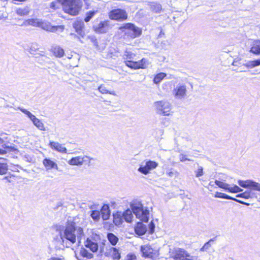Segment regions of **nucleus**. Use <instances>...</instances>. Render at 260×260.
<instances>
[{
    "label": "nucleus",
    "instance_id": "f257e3e1",
    "mask_svg": "<svg viewBox=\"0 0 260 260\" xmlns=\"http://www.w3.org/2000/svg\"><path fill=\"white\" fill-rule=\"evenodd\" d=\"M59 235L62 244H64L66 241L73 244L77 240L79 245L84 236V233L83 229L77 225L73 220L68 219L65 225L60 228Z\"/></svg>",
    "mask_w": 260,
    "mask_h": 260
},
{
    "label": "nucleus",
    "instance_id": "f03ea898",
    "mask_svg": "<svg viewBox=\"0 0 260 260\" xmlns=\"http://www.w3.org/2000/svg\"><path fill=\"white\" fill-rule=\"evenodd\" d=\"M132 210L127 209L122 212L123 219L127 222H131L133 217L132 212L136 217L143 222H147L149 220V211L147 208H144L141 202L134 201L130 205Z\"/></svg>",
    "mask_w": 260,
    "mask_h": 260
},
{
    "label": "nucleus",
    "instance_id": "7ed1b4c3",
    "mask_svg": "<svg viewBox=\"0 0 260 260\" xmlns=\"http://www.w3.org/2000/svg\"><path fill=\"white\" fill-rule=\"evenodd\" d=\"M124 56L125 57L126 60L125 61V64L127 67L133 69H146L149 65L148 60L146 58H142L138 61H132L135 54L132 52L126 50L124 53Z\"/></svg>",
    "mask_w": 260,
    "mask_h": 260
},
{
    "label": "nucleus",
    "instance_id": "20e7f679",
    "mask_svg": "<svg viewBox=\"0 0 260 260\" xmlns=\"http://www.w3.org/2000/svg\"><path fill=\"white\" fill-rule=\"evenodd\" d=\"M61 2L66 12L72 15H77L82 7L80 0H57Z\"/></svg>",
    "mask_w": 260,
    "mask_h": 260
},
{
    "label": "nucleus",
    "instance_id": "39448f33",
    "mask_svg": "<svg viewBox=\"0 0 260 260\" xmlns=\"http://www.w3.org/2000/svg\"><path fill=\"white\" fill-rule=\"evenodd\" d=\"M118 29L132 39L137 38L142 34V29L132 23H125Z\"/></svg>",
    "mask_w": 260,
    "mask_h": 260
},
{
    "label": "nucleus",
    "instance_id": "423d86ee",
    "mask_svg": "<svg viewBox=\"0 0 260 260\" xmlns=\"http://www.w3.org/2000/svg\"><path fill=\"white\" fill-rule=\"evenodd\" d=\"M154 106L157 114L169 116L171 110V104L167 101H159L154 103Z\"/></svg>",
    "mask_w": 260,
    "mask_h": 260
},
{
    "label": "nucleus",
    "instance_id": "0eeeda50",
    "mask_svg": "<svg viewBox=\"0 0 260 260\" xmlns=\"http://www.w3.org/2000/svg\"><path fill=\"white\" fill-rule=\"evenodd\" d=\"M127 14L125 10L117 8L111 10L109 13V17L110 19L123 21L127 19Z\"/></svg>",
    "mask_w": 260,
    "mask_h": 260
},
{
    "label": "nucleus",
    "instance_id": "6e6552de",
    "mask_svg": "<svg viewBox=\"0 0 260 260\" xmlns=\"http://www.w3.org/2000/svg\"><path fill=\"white\" fill-rule=\"evenodd\" d=\"M157 166V162L155 161L149 160L146 161L145 163H142L140 165L138 171L143 174L147 175L150 172V171L155 169Z\"/></svg>",
    "mask_w": 260,
    "mask_h": 260
},
{
    "label": "nucleus",
    "instance_id": "1a4fd4ad",
    "mask_svg": "<svg viewBox=\"0 0 260 260\" xmlns=\"http://www.w3.org/2000/svg\"><path fill=\"white\" fill-rule=\"evenodd\" d=\"M173 258L175 260H197V256H191L185 250L180 248L175 250Z\"/></svg>",
    "mask_w": 260,
    "mask_h": 260
},
{
    "label": "nucleus",
    "instance_id": "9d476101",
    "mask_svg": "<svg viewBox=\"0 0 260 260\" xmlns=\"http://www.w3.org/2000/svg\"><path fill=\"white\" fill-rule=\"evenodd\" d=\"M238 183L242 187L249 188L252 191L254 190L260 191V183L252 180H239Z\"/></svg>",
    "mask_w": 260,
    "mask_h": 260
},
{
    "label": "nucleus",
    "instance_id": "9b49d317",
    "mask_svg": "<svg viewBox=\"0 0 260 260\" xmlns=\"http://www.w3.org/2000/svg\"><path fill=\"white\" fill-rule=\"evenodd\" d=\"M39 27L46 31L51 32H56L58 31L62 32L64 30V26L63 25L52 26L50 22L43 21L41 19L40 20Z\"/></svg>",
    "mask_w": 260,
    "mask_h": 260
},
{
    "label": "nucleus",
    "instance_id": "f8f14e48",
    "mask_svg": "<svg viewBox=\"0 0 260 260\" xmlns=\"http://www.w3.org/2000/svg\"><path fill=\"white\" fill-rule=\"evenodd\" d=\"M94 30L99 34L106 33L111 28L110 21L105 20L100 22L99 24L93 26Z\"/></svg>",
    "mask_w": 260,
    "mask_h": 260
},
{
    "label": "nucleus",
    "instance_id": "ddd939ff",
    "mask_svg": "<svg viewBox=\"0 0 260 260\" xmlns=\"http://www.w3.org/2000/svg\"><path fill=\"white\" fill-rule=\"evenodd\" d=\"M186 86L184 84H179L173 89V93L177 99H184L186 95Z\"/></svg>",
    "mask_w": 260,
    "mask_h": 260
},
{
    "label": "nucleus",
    "instance_id": "4468645a",
    "mask_svg": "<svg viewBox=\"0 0 260 260\" xmlns=\"http://www.w3.org/2000/svg\"><path fill=\"white\" fill-rule=\"evenodd\" d=\"M145 3L149 6L152 12L159 14L162 11V6L159 3L156 1H146Z\"/></svg>",
    "mask_w": 260,
    "mask_h": 260
},
{
    "label": "nucleus",
    "instance_id": "2eb2a0df",
    "mask_svg": "<svg viewBox=\"0 0 260 260\" xmlns=\"http://www.w3.org/2000/svg\"><path fill=\"white\" fill-rule=\"evenodd\" d=\"M0 145L4 149L0 148V154H6L8 152H15L18 151V150L14 147L9 146L4 143V140L0 138Z\"/></svg>",
    "mask_w": 260,
    "mask_h": 260
},
{
    "label": "nucleus",
    "instance_id": "dca6fc26",
    "mask_svg": "<svg viewBox=\"0 0 260 260\" xmlns=\"http://www.w3.org/2000/svg\"><path fill=\"white\" fill-rule=\"evenodd\" d=\"M141 251L142 256L145 257H152L154 256L153 248L149 245H144L141 246Z\"/></svg>",
    "mask_w": 260,
    "mask_h": 260
},
{
    "label": "nucleus",
    "instance_id": "f3484780",
    "mask_svg": "<svg viewBox=\"0 0 260 260\" xmlns=\"http://www.w3.org/2000/svg\"><path fill=\"white\" fill-rule=\"evenodd\" d=\"M85 158H89V157L85 155L83 157L77 156L72 157L68 161V163L71 165L81 166L84 163V161H86Z\"/></svg>",
    "mask_w": 260,
    "mask_h": 260
},
{
    "label": "nucleus",
    "instance_id": "a211bd4d",
    "mask_svg": "<svg viewBox=\"0 0 260 260\" xmlns=\"http://www.w3.org/2000/svg\"><path fill=\"white\" fill-rule=\"evenodd\" d=\"M43 164L46 170L56 169L58 170V168L57 164L49 158H45L43 160Z\"/></svg>",
    "mask_w": 260,
    "mask_h": 260
},
{
    "label": "nucleus",
    "instance_id": "6ab92c4d",
    "mask_svg": "<svg viewBox=\"0 0 260 260\" xmlns=\"http://www.w3.org/2000/svg\"><path fill=\"white\" fill-rule=\"evenodd\" d=\"M84 24V22L80 21H76L73 23V27L76 32L81 37L83 38L85 36V32L83 30Z\"/></svg>",
    "mask_w": 260,
    "mask_h": 260
},
{
    "label": "nucleus",
    "instance_id": "aec40b11",
    "mask_svg": "<svg viewBox=\"0 0 260 260\" xmlns=\"http://www.w3.org/2000/svg\"><path fill=\"white\" fill-rule=\"evenodd\" d=\"M135 233L139 235H144L147 231V228L146 224L141 222H138L135 228Z\"/></svg>",
    "mask_w": 260,
    "mask_h": 260
},
{
    "label": "nucleus",
    "instance_id": "412c9836",
    "mask_svg": "<svg viewBox=\"0 0 260 260\" xmlns=\"http://www.w3.org/2000/svg\"><path fill=\"white\" fill-rule=\"evenodd\" d=\"M100 213L104 220H108L110 216L111 212L108 205L104 204L101 210Z\"/></svg>",
    "mask_w": 260,
    "mask_h": 260
},
{
    "label": "nucleus",
    "instance_id": "4be33fe9",
    "mask_svg": "<svg viewBox=\"0 0 260 260\" xmlns=\"http://www.w3.org/2000/svg\"><path fill=\"white\" fill-rule=\"evenodd\" d=\"M49 146L50 147L53 149H54L59 152L61 153H67V149L62 146V145L58 142H50L49 143Z\"/></svg>",
    "mask_w": 260,
    "mask_h": 260
},
{
    "label": "nucleus",
    "instance_id": "5701e85b",
    "mask_svg": "<svg viewBox=\"0 0 260 260\" xmlns=\"http://www.w3.org/2000/svg\"><path fill=\"white\" fill-rule=\"evenodd\" d=\"M85 246L89 248L93 252H96L98 250V243L92 241L89 238H87L85 242Z\"/></svg>",
    "mask_w": 260,
    "mask_h": 260
},
{
    "label": "nucleus",
    "instance_id": "b1692460",
    "mask_svg": "<svg viewBox=\"0 0 260 260\" xmlns=\"http://www.w3.org/2000/svg\"><path fill=\"white\" fill-rule=\"evenodd\" d=\"M250 51L256 55L260 54V40H257L253 42Z\"/></svg>",
    "mask_w": 260,
    "mask_h": 260
},
{
    "label": "nucleus",
    "instance_id": "393cba45",
    "mask_svg": "<svg viewBox=\"0 0 260 260\" xmlns=\"http://www.w3.org/2000/svg\"><path fill=\"white\" fill-rule=\"evenodd\" d=\"M255 196V193L251 189H248L244 192L236 195L237 198H241L245 199L252 198Z\"/></svg>",
    "mask_w": 260,
    "mask_h": 260
},
{
    "label": "nucleus",
    "instance_id": "a878e982",
    "mask_svg": "<svg viewBox=\"0 0 260 260\" xmlns=\"http://www.w3.org/2000/svg\"><path fill=\"white\" fill-rule=\"evenodd\" d=\"M113 222L116 225H120L123 222V217L121 212H117L113 214Z\"/></svg>",
    "mask_w": 260,
    "mask_h": 260
},
{
    "label": "nucleus",
    "instance_id": "bb28decb",
    "mask_svg": "<svg viewBox=\"0 0 260 260\" xmlns=\"http://www.w3.org/2000/svg\"><path fill=\"white\" fill-rule=\"evenodd\" d=\"M52 51L53 54L57 57H61L64 54L63 49L58 46L53 47L52 48Z\"/></svg>",
    "mask_w": 260,
    "mask_h": 260
},
{
    "label": "nucleus",
    "instance_id": "cd10ccee",
    "mask_svg": "<svg viewBox=\"0 0 260 260\" xmlns=\"http://www.w3.org/2000/svg\"><path fill=\"white\" fill-rule=\"evenodd\" d=\"M40 20V19H28L23 22V25L26 26L31 25L35 27H39Z\"/></svg>",
    "mask_w": 260,
    "mask_h": 260
},
{
    "label": "nucleus",
    "instance_id": "c85d7f7f",
    "mask_svg": "<svg viewBox=\"0 0 260 260\" xmlns=\"http://www.w3.org/2000/svg\"><path fill=\"white\" fill-rule=\"evenodd\" d=\"M6 159L4 158H0V174H6L8 170V166L7 162H5Z\"/></svg>",
    "mask_w": 260,
    "mask_h": 260
},
{
    "label": "nucleus",
    "instance_id": "c756f323",
    "mask_svg": "<svg viewBox=\"0 0 260 260\" xmlns=\"http://www.w3.org/2000/svg\"><path fill=\"white\" fill-rule=\"evenodd\" d=\"M107 238L109 242L113 246L116 245L119 240L118 238L112 233H108Z\"/></svg>",
    "mask_w": 260,
    "mask_h": 260
},
{
    "label": "nucleus",
    "instance_id": "7c9ffc66",
    "mask_svg": "<svg viewBox=\"0 0 260 260\" xmlns=\"http://www.w3.org/2000/svg\"><path fill=\"white\" fill-rule=\"evenodd\" d=\"M260 65V58L255 60H250L248 61L245 63H243L242 66H245L248 69H252L255 67L258 66Z\"/></svg>",
    "mask_w": 260,
    "mask_h": 260
},
{
    "label": "nucleus",
    "instance_id": "2f4dec72",
    "mask_svg": "<svg viewBox=\"0 0 260 260\" xmlns=\"http://www.w3.org/2000/svg\"><path fill=\"white\" fill-rule=\"evenodd\" d=\"M110 251L112 252V257L114 260H118L121 258V254L116 247H111Z\"/></svg>",
    "mask_w": 260,
    "mask_h": 260
},
{
    "label": "nucleus",
    "instance_id": "473e14b6",
    "mask_svg": "<svg viewBox=\"0 0 260 260\" xmlns=\"http://www.w3.org/2000/svg\"><path fill=\"white\" fill-rule=\"evenodd\" d=\"M29 8L25 7L23 8H19L16 10V13L19 16H24L27 15L29 13Z\"/></svg>",
    "mask_w": 260,
    "mask_h": 260
},
{
    "label": "nucleus",
    "instance_id": "72a5a7b5",
    "mask_svg": "<svg viewBox=\"0 0 260 260\" xmlns=\"http://www.w3.org/2000/svg\"><path fill=\"white\" fill-rule=\"evenodd\" d=\"M34 124L40 130L45 131L44 124L40 121V119H38L36 117L32 121Z\"/></svg>",
    "mask_w": 260,
    "mask_h": 260
},
{
    "label": "nucleus",
    "instance_id": "f704fd0d",
    "mask_svg": "<svg viewBox=\"0 0 260 260\" xmlns=\"http://www.w3.org/2000/svg\"><path fill=\"white\" fill-rule=\"evenodd\" d=\"M80 254L81 256L86 257L87 258H91L93 255L92 253H89L85 248H82L80 251Z\"/></svg>",
    "mask_w": 260,
    "mask_h": 260
},
{
    "label": "nucleus",
    "instance_id": "c9c22d12",
    "mask_svg": "<svg viewBox=\"0 0 260 260\" xmlns=\"http://www.w3.org/2000/svg\"><path fill=\"white\" fill-rule=\"evenodd\" d=\"M166 76V74L164 73L157 74L154 78L153 82L155 84H158Z\"/></svg>",
    "mask_w": 260,
    "mask_h": 260
},
{
    "label": "nucleus",
    "instance_id": "e433bc0d",
    "mask_svg": "<svg viewBox=\"0 0 260 260\" xmlns=\"http://www.w3.org/2000/svg\"><path fill=\"white\" fill-rule=\"evenodd\" d=\"M215 183L216 185H217L219 187L221 188L222 189H225V190H229L230 185L229 184L224 183L223 182H221L217 180L215 181Z\"/></svg>",
    "mask_w": 260,
    "mask_h": 260
},
{
    "label": "nucleus",
    "instance_id": "4c0bfd02",
    "mask_svg": "<svg viewBox=\"0 0 260 260\" xmlns=\"http://www.w3.org/2000/svg\"><path fill=\"white\" fill-rule=\"evenodd\" d=\"M97 12L98 11H90L87 12L84 18V21L86 22H89Z\"/></svg>",
    "mask_w": 260,
    "mask_h": 260
},
{
    "label": "nucleus",
    "instance_id": "58836bf2",
    "mask_svg": "<svg viewBox=\"0 0 260 260\" xmlns=\"http://www.w3.org/2000/svg\"><path fill=\"white\" fill-rule=\"evenodd\" d=\"M98 90H99V91L101 93H102L103 94L109 93L110 94L115 95L114 91H109L107 89L106 87L105 86L103 85H100L98 87Z\"/></svg>",
    "mask_w": 260,
    "mask_h": 260
},
{
    "label": "nucleus",
    "instance_id": "ea45409f",
    "mask_svg": "<svg viewBox=\"0 0 260 260\" xmlns=\"http://www.w3.org/2000/svg\"><path fill=\"white\" fill-rule=\"evenodd\" d=\"M18 109L24 114H25L32 121L33 119H35L36 116L33 115L31 113H30L29 111L27 110L19 107Z\"/></svg>",
    "mask_w": 260,
    "mask_h": 260
},
{
    "label": "nucleus",
    "instance_id": "a19ab883",
    "mask_svg": "<svg viewBox=\"0 0 260 260\" xmlns=\"http://www.w3.org/2000/svg\"><path fill=\"white\" fill-rule=\"evenodd\" d=\"M101 213L98 210H93L91 211V213L90 214L92 218L95 220L98 221L100 218Z\"/></svg>",
    "mask_w": 260,
    "mask_h": 260
},
{
    "label": "nucleus",
    "instance_id": "79ce46f5",
    "mask_svg": "<svg viewBox=\"0 0 260 260\" xmlns=\"http://www.w3.org/2000/svg\"><path fill=\"white\" fill-rule=\"evenodd\" d=\"M243 191V189L241 188H240L237 185H234L233 187H230L229 186V188L228 190V191L232 193H238L240 192Z\"/></svg>",
    "mask_w": 260,
    "mask_h": 260
},
{
    "label": "nucleus",
    "instance_id": "37998d69",
    "mask_svg": "<svg viewBox=\"0 0 260 260\" xmlns=\"http://www.w3.org/2000/svg\"><path fill=\"white\" fill-rule=\"evenodd\" d=\"M167 175L170 177H177L178 176V173L174 169L171 168L166 172Z\"/></svg>",
    "mask_w": 260,
    "mask_h": 260
},
{
    "label": "nucleus",
    "instance_id": "c03bdc74",
    "mask_svg": "<svg viewBox=\"0 0 260 260\" xmlns=\"http://www.w3.org/2000/svg\"><path fill=\"white\" fill-rule=\"evenodd\" d=\"M215 198H222L226 199V198H230L229 196L224 193L216 192L214 196Z\"/></svg>",
    "mask_w": 260,
    "mask_h": 260
},
{
    "label": "nucleus",
    "instance_id": "a18cd8bd",
    "mask_svg": "<svg viewBox=\"0 0 260 260\" xmlns=\"http://www.w3.org/2000/svg\"><path fill=\"white\" fill-rule=\"evenodd\" d=\"M155 224L151 221L149 224H148V232L150 234H152L154 233L155 230Z\"/></svg>",
    "mask_w": 260,
    "mask_h": 260
},
{
    "label": "nucleus",
    "instance_id": "49530a36",
    "mask_svg": "<svg viewBox=\"0 0 260 260\" xmlns=\"http://www.w3.org/2000/svg\"><path fill=\"white\" fill-rule=\"evenodd\" d=\"M229 198H226V199L233 200V201H236V202H237L238 203H240L241 204L245 205H246V206H249V203H247L245 202L244 201H242L241 200H239L238 199H237L236 198L232 197H231L230 196H229Z\"/></svg>",
    "mask_w": 260,
    "mask_h": 260
},
{
    "label": "nucleus",
    "instance_id": "de8ad7c7",
    "mask_svg": "<svg viewBox=\"0 0 260 260\" xmlns=\"http://www.w3.org/2000/svg\"><path fill=\"white\" fill-rule=\"evenodd\" d=\"M196 176L197 177H200L202 176L203 175V167L201 166L199 167L197 171H196Z\"/></svg>",
    "mask_w": 260,
    "mask_h": 260
},
{
    "label": "nucleus",
    "instance_id": "09e8293b",
    "mask_svg": "<svg viewBox=\"0 0 260 260\" xmlns=\"http://www.w3.org/2000/svg\"><path fill=\"white\" fill-rule=\"evenodd\" d=\"M179 159H180V160L181 161H186V160L193 161V160L192 159L187 158L186 156L185 155L183 154H180L179 156Z\"/></svg>",
    "mask_w": 260,
    "mask_h": 260
},
{
    "label": "nucleus",
    "instance_id": "8fccbe9b",
    "mask_svg": "<svg viewBox=\"0 0 260 260\" xmlns=\"http://www.w3.org/2000/svg\"><path fill=\"white\" fill-rule=\"evenodd\" d=\"M211 247L210 241L206 242L204 246L200 249L201 251H204L208 249Z\"/></svg>",
    "mask_w": 260,
    "mask_h": 260
},
{
    "label": "nucleus",
    "instance_id": "3c124183",
    "mask_svg": "<svg viewBox=\"0 0 260 260\" xmlns=\"http://www.w3.org/2000/svg\"><path fill=\"white\" fill-rule=\"evenodd\" d=\"M38 49L37 44H34L30 47V52L31 54L34 53V52L36 51Z\"/></svg>",
    "mask_w": 260,
    "mask_h": 260
},
{
    "label": "nucleus",
    "instance_id": "603ef678",
    "mask_svg": "<svg viewBox=\"0 0 260 260\" xmlns=\"http://www.w3.org/2000/svg\"><path fill=\"white\" fill-rule=\"evenodd\" d=\"M125 260H136V256L134 254H128L126 256Z\"/></svg>",
    "mask_w": 260,
    "mask_h": 260
},
{
    "label": "nucleus",
    "instance_id": "864d4df0",
    "mask_svg": "<svg viewBox=\"0 0 260 260\" xmlns=\"http://www.w3.org/2000/svg\"><path fill=\"white\" fill-rule=\"evenodd\" d=\"M70 36L72 37V38L74 39H77L78 40L80 41V42H82V41L80 39V37H79L78 35H76L74 33H70Z\"/></svg>",
    "mask_w": 260,
    "mask_h": 260
},
{
    "label": "nucleus",
    "instance_id": "5fc2aeb1",
    "mask_svg": "<svg viewBox=\"0 0 260 260\" xmlns=\"http://www.w3.org/2000/svg\"><path fill=\"white\" fill-rule=\"evenodd\" d=\"M14 176H7L4 178V179L7 180L9 182H11L13 181Z\"/></svg>",
    "mask_w": 260,
    "mask_h": 260
},
{
    "label": "nucleus",
    "instance_id": "6e6d98bb",
    "mask_svg": "<svg viewBox=\"0 0 260 260\" xmlns=\"http://www.w3.org/2000/svg\"><path fill=\"white\" fill-rule=\"evenodd\" d=\"M50 7L53 10H56L58 8L57 6H56V2H52L51 3Z\"/></svg>",
    "mask_w": 260,
    "mask_h": 260
},
{
    "label": "nucleus",
    "instance_id": "4d7b16f0",
    "mask_svg": "<svg viewBox=\"0 0 260 260\" xmlns=\"http://www.w3.org/2000/svg\"><path fill=\"white\" fill-rule=\"evenodd\" d=\"M91 42L93 43L94 45L97 47L98 46V42L95 37H92L91 39Z\"/></svg>",
    "mask_w": 260,
    "mask_h": 260
},
{
    "label": "nucleus",
    "instance_id": "13d9d810",
    "mask_svg": "<svg viewBox=\"0 0 260 260\" xmlns=\"http://www.w3.org/2000/svg\"><path fill=\"white\" fill-rule=\"evenodd\" d=\"M85 159L86 161H84V162H85L86 164L88 165V166H89L90 165V160H94V158L89 157V158H85Z\"/></svg>",
    "mask_w": 260,
    "mask_h": 260
},
{
    "label": "nucleus",
    "instance_id": "bf43d9fd",
    "mask_svg": "<svg viewBox=\"0 0 260 260\" xmlns=\"http://www.w3.org/2000/svg\"><path fill=\"white\" fill-rule=\"evenodd\" d=\"M242 63L241 62H239V61L238 60H236V59H234V60L233 61V63H232V64L233 66H238L240 65Z\"/></svg>",
    "mask_w": 260,
    "mask_h": 260
},
{
    "label": "nucleus",
    "instance_id": "052dcab7",
    "mask_svg": "<svg viewBox=\"0 0 260 260\" xmlns=\"http://www.w3.org/2000/svg\"><path fill=\"white\" fill-rule=\"evenodd\" d=\"M47 260H61V259L60 258H58V257H51V258H49Z\"/></svg>",
    "mask_w": 260,
    "mask_h": 260
},
{
    "label": "nucleus",
    "instance_id": "680f3d73",
    "mask_svg": "<svg viewBox=\"0 0 260 260\" xmlns=\"http://www.w3.org/2000/svg\"><path fill=\"white\" fill-rule=\"evenodd\" d=\"M165 35V33L162 31V30H161L159 34V37H161L162 35Z\"/></svg>",
    "mask_w": 260,
    "mask_h": 260
},
{
    "label": "nucleus",
    "instance_id": "e2e57ef3",
    "mask_svg": "<svg viewBox=\"0 0 260 260\" xmlns=\"http://www.w3.org/2000/svg\"><path fill=\"white\" fill-rule=\"evenodd\" d=\"M209 185L211 186V187H213L214 185L213 182L212 181H211L209 182Z\"/></svg>",
    "mask_w": 260,
    "mask_h": 260
},
{
    "label": "nucleus",
    "instance_id": "0e129e2a",
    "mask_svg": "<svg viewBox=\"0 0 260 260\" xmlns=\"http://www.w3.org/2000/svg\"><path fill=\"white\" fill-rule=\"evenodd\" d=\"M215 239V238L211 239L209 241H210V243L211 241H214Z\"/></svg>",
    "mask_w": 260,
    "mask_h": 260
},
{
    "label": "nucleus",
    "instance_id": "69168bd1",
    "mask_svg": "<svg viewBox=\"0 0 260 260\" xmlns=\"http://www.w3.org/2000/svg\"><path fill=\"white\" fill-rule=\"evenodd\" d=\"M215 239V238L211 239L209 241H210V243L211 241H214Z\"/></svg>",
    "mask_w": 260,
    "mask_h": 260
},
{
    "label": "nucleus",
    "instance_id": "338daca9",
    "mask_svg": "<svg viewBox=\"0 0 260 260\" xmlns=\"http://www.w3.org/2000/svg\"><path fill=\"white\" fill-rule=\"evenodd\" d=\"M76 256L77 258L78 259H79V258H78V257L77 256V255H76Z\"/></svg>",
    "mask_w": 260,
    "mask_h": 260
}]
</instances>
